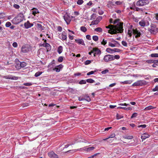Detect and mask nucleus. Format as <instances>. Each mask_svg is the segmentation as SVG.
<instances>
[{
    "label": "nucleus",
    "mask_w": 158,
    "mask_h": 158,
    "mask_svg": "<svg viewBox=\"0 0 158 158\" xmlns=\"http://www.w3.org/2000/svg\"><path fill=\"white\" fill-rule=\"evenodd\" d=\"M119 20V19H116L115 21H114V22H113V19H110V23H113L114 24H115L117 22V21Z\"/></svg>",
    "instance_id": "7c9ffc66"
},
{
    "label": "nucleus",
    "mask_w": 158,
    "mask_h": 158,
    "mask_svg": "<svg viewBox=\"0 0 158 158\" xmlns=\"http://www.w3.org/2000/svg\"><path fill=\"white\" fill-rule=\"evenodd\" d=\"M123 138L127 139H131L133 138L132 136L125 135L123 136Z\"/></svg>",
    "instance_id": "473e14b6"
},
{
    "label": "nucleus",
    "mask_w": 158,
    "mask_h": 158,
    "mask_svg": "<svg viewBox=\"0 0 158 158\" xmlns=\"http://www.w3.org/2000/svg\"><path fill=\"white\" fill-rule=\"evenodd\" d=\"M150 136V135L148 134L147 133H145L142 135L141 138L143 140H145L146 138H149Z\"/></svg>",
    "instance_id": "4468645a"
},
{
    "label": "nucleus",
    "mask_w": 158,
    "mask_h": 158,
    "mask_svg": "<svg viewBox=\"0 0 158 158\" xmlns=\"http://www.w3.org/2000/svg\"><path fill=\"white\" fill-rule=\"evenodd\" d=\"M64 19L67 24H69L71 21V19L70 16L68 14H66L63 16Z\"/></svg>",
    "instance_id": "6e6552de"
},
{
    "label": "nucleus",
    "mask_w": 158,
    "mask_h": 158,
    "mask_svg": "<svg viewBox=\"0 0 158 158\" xmlns=\"http://www.w3.org/2000/svg\"><path fill=\"white\" fill-rule=\"evenodd\" d=\"M122 44L123 46H124L125 47H127V43L125 41H122Z\"/></svg>",
    "instance_id": "37998d69"
},
{
    "label": "nucleus",
    "mask_w": 158,
    "mask_h": 158,
    "mask_svg": "<svg viewBox=\"0 0 158 158\" xmlns=\"http://www.w3.org/2000/svg\"><path fill=\"white\" fill-rule=\"evenodd\" d=\"M32 14L35 16V14H36L38 13H39V10L36 8H33L32 9Z\"/></svg>",
    "instance_id": "a211bd4d"
},
{
    "label": "nucleus",
    "mask_w": 158,
    "mask_h": 158,
    "mask_svg": "<svg viewBox=\"0 0 158 158\" xmlns=\"http://www.w3.org/2000/svg\"><path fill=\"white\" fill-rule=\"evenodd\" d=\"M99 22V20H94L93 21L91 22V23L90 25V26L91 25H96Z\"/></svg>",
    "instance_id": "4be33fe9"
},
{
    "label": "nucleus",
    "mask_w": 158,
    "mask_h": 158,
    "mask_svg": "<svg viewBox=\"0 0 158 158\" xmlns=\"http://www.w3.org/2000/svg\"><path fill=\"white\" fill-rule=\"evenodd\" d=\"M67 38V33L65 31H63L62 33L61 34V38L60 39L62 40H66Z\"/></svg>",
    "instance_id": "f8f14e48"
},
{
    "label": "nucleus",
    "mask_w": 158,
    "mask_h": 158,
    "mask_svg": "<svg viewBox=\"0 0 158 158\" xmlns=\"http://www.w3.org/2000/svg\"><path fill=\"white\" fill-rule=\"evenodd\" d=\"M138 127H142V128H145L146 127V125L145 124L141 125H138Z\"/></svg>",
    "instance_id": "e2e57ef3"
},
{
    "label": "nucleus",
    "mask_w": 158,
    "mask_h": 158,
    "mask_svg": "<svg viewBox=\"0 0 158 158\" xmlns=\"http://www.w3.org/2000/svg\"><path fill=\"white\" fill-rule=\"evenodd\" d=\"M33 23L35 25H36L37 28L38 29H40L41 31H42L44 29V26H42L41 24L36 23V22H34Z\"/></svg>",
    "instance_id": "dca6fc26"
},
{
    "label": "nucleus",
    "mask_w": 158,
    "mask_h": 158,
    "mask_svg": "<svg viewBox=\"0 0 158 158\" xmlns=\"http://www.w3.org/2000/svg\"><path fill=\"white\" fill-rule=\"evenodd\" d=\"M101 53V51L100 50H99L98 48H97V50L95 52V54H99Z\"/></svg>",
    "instance_id": "052dcab7"
},
{
    "label": "nucleus",
    "mask_w": 158,
    "mask_h": 158,
    "mask_svg": "<svg viewBox=\"0 0 158 158\" xmlns=\"http://www.w3.org/2000/svg\"><path fill=\"white\" fill-rule=\"evenodd\" d=\"M132 26L131 25L130 27L128 30L127 35L128 37L130 38L132 36V33L135 35V37L137 38L140 36L141 34L140 32L137 30V29L132 28Z\"/></svg>",
    "instance_id": "f03ea898"
},
{
    "label": "nucleus",
    "mask_w": 158,
    "mask_h": 158,
    "mask_svg": "<svg viewBox=\"0 0 158 158\" xmlns=\"http://www.w3.org/2000/svg\"><path fill=\"white\" fill-rule=\"evenodd\" d=\"M114 44H115V45H116L115 47H119L120 46V45L118 42L116 41H115Z\"/></svg>",
    "instance_id": "603ef678"
},
{
    "label": "nucleus",
    "mask_w": 158,
    "mask_h": 158,
    "mask_svg": "<svg viewBox=\"0 0 158 158\" xmlns=\"http://www.w3.org/2000/svg\"><path fill=\"white\" fill-rule=\"evenodd\" d=\"M144 21V23H145V25L146 26H148L149 25V23L147 19H145L143 20Z\"/></svg>",
    "instance_id": "c85d7f7f"
},
{
    "label": "nucleus",
    "mask_w": 158,
    "mask_h": 158,
    "mask_svg": "<svg viewBox=\"0 0 158 158\" xmlns=\"http://www.w3.org/2000/svg\"><path fill=\"white\" fill-rule=\"evenodd\" d=\"M12 45L14 47L16 48L17 47L18 44L16 42H14L13 43Z\"/></svg>",
    "instance_id": "774afa93"
},
{
    "label": "nucleus",
    "mask_w": 158,
    "mask_h": 158,
    "mask_svg": "<svg viewBox=\"0 0 158 158\" xmlns=\"http://www.w3.org/2000/svg\"><path fill=\"white\" fill-rule=\"evenodd\" d=\"M83 2V0H78L77 1V4L78 5H81L82 4Z\"/></svg>",
    "instance_id": "49530a36"
},
{
    "label": "nucleus",
    "mask_w": 158,
    "mask_h": 158,
    "mask_svg": "<svg viewBox=\"0 0 158 158\" xmlns=\"http://www.w3.org/2000/svg\"><path fill=\"white\" fill-rule=\"evenodd\" d=\"M81 30L84 32H85L87 31V28L84 26H82L80 28Z\"/></svg>",
    "instance_id": "bb28decb"
},
{
    "label": "nucleus",
    "mask_w": 158,
    "mask_h": 158,
    "mask_svg": "<svg viewBox=\"0 0 158 158\" xmlns=\"http://www.w3.org/2000/svg\"><path fill=\"white\" fill-rule=\"evenodd\" d=\"M57 30L58 31L61 32L62 30V28L61 26H58L57 27Z\"/></svg>",
    "instance_id": "13d9d810"
},
{
    "label": "nucleus",
    "mask_w": 158,
    "mask_h": 158,
    "mask_svg": "<svg viewBox=\"0 0 158 158\" xmlns=\"http://www.w3.org/2000/svg\"><path fill=\"white\" fill-rule=\"evenodd\" d=\"M118 108L123 109L126 110H131V107H124L119 106L118 107Z\"/></svg>",
    "instance_id": "b1692460"
},
{
    "label": "nucleus",
    "mask_w": 158,
    "mask_h": 158,
    "mask_svg": "<svg viewBox=\"0 0 158 158\" xmlns=\"http://www.w3.org/2000/svg\"><path fill=\"white\" fill-rule=\"evenodd\" d=\"M94 31L97 32H101L102 31V29L101 27H97L94 29Z\"/></svg>",
    "instance_id": "72a5a7b5"
},
{
    "label": "nucleus",
    "mask_w": 158,
    "mask_h": 158,
    "mask_svg": "<svg viewBox=\"0 0 158 158\" xmlns=\"http://www.w3.org/2000/svg\"><path fill=\"white\" fill-rule=\"evenodd\" d=\"M106 51L110 53H114L113 49H111L109 48H108L106 49Z\"/></svg>",
    "instance_id": "393cba45"
},
{
    "label": "nucleus",
    "mask_w": 158,
    "mask_h": 158,
    "mask_svg": "<svg viewBox=\"0 0 158 158\" xmlns=\"http://www.w3.org/2000/svg\"><path fill=\"white\" fill-rule=\"evenodd\" d=\"M101 43L102 44L105 45L107 43V40L103 39Z\"/></svg>",
    "instance_id": "de8ad7c7"
},
{
    "label": "nucleus",
    "mask_w": 158,
    "mask_h": 158,
    "mask_svg": "<svg viewBox=\"0 0 158 158\" xmlns=\"http://www.w3.org/2000/svg\"><path fill=\"white\" fill-rule=\"evenodd\" d=\"M137 115V113H134L131 117V118L136 117Z\"/></svg>",
    "instance_id": "6e6d98bb"
},
{
    "label": "nucleus",
    "mask_w": 158,
    "mask_h": 158,
    "mask_svg": "<svg viewBox=\"0 0 158 158\" xmlns=\"http://www.w3.org/2000/svg\"><path fill=\"white\" fill-rule=\"evenodd\" d=\"M63 51V47L61 46H60L58 48L57 52L59 54H60Z\"/></svg>",
    "instance_id": "aec40b11"
},
{
    "label": "nucleus",
    "mask_w": 158,
    "mask_h": 158,
    "mask_svg": "<svg viewBox=\"0 0 158 158\" xmlns=\"http://www.w3.org/2000/svg\"><path fill=\"white\" fill-rule=\"evenodd\" d=\"M26 65V64L25 62H23L20 63V66L21 67L24 68Z\"/></svg>",
    "instance_id": "f704fd0d"
},
{
    "label": "nucleus",
    "mask_w": 158,
    "mask_h": 158,
    "mask_svg": "<svg viewBox=\"0 0 158 158\" xmlns=\"http://www.w3.org/2000/svg\"><path fill=\"white\" fill-rule=\"evenodd\" d=\"M11 23L9 22H7L5 24V26L6 27H9L11 25Z\"/></svg>",
    "instance_id": "09e8293b"
},
{
    "label": "nucleus",
    "mask_w": 158,
    "mask_h": 158,
    "mask_svg": "<svg viewBox=\"0 0 158 158\" xmlns=\"http://www.w3.org/2000/svg\"><path fill=\"white\" fill-rule=\"evenodd\" d=\"M75 40L76 42L79 44H81L83 46L85 45L84 41L82 39H76Z\"/></svg>",
    "instance_id": "2eb2a0df"
},
{
    "label": "nucleus",
    "mask_w": 158,
    "mask_h": 158,
    "mask_svg": "<svg viewBox=\"0 0 158 158\" xmlns=\"http://www.w3.org/2000/svg\"><path fill=\"white\" fill-rule=\"evenodd\" d=\"M43 46L44 47H45L47 50H50L51 49V46L48 43H46L45 44H43Z\"/></svg>",
    "instance_id": "6ab92c4d"
},
{
    "label": "nucleus",
    "mask_w": 158,
    "mask_h": 158,
    "mask_svg": "<svg viewBox=\"0 0 158 158\" xmlns=\"http://www.w3.org/2000/svg\"><path fill=\"white\" fill-rule=\"evenodd\" d=\"M23 19L24 16L23 14L20 13L15 18H14L11 21L13 23L17 24L22 21Z\"/></svg>",
    "instance_id": "7ed1b4c3"
},
{
    "label": "nucleus",
    "mask_w": 158,
    "mask_h": 158,
    "mask_svg": "<svg viewBox=\"0 0 158 158\" xmlns=\"http://www.w3.org/2000/svg\"><path fill=\"white\" fill-rule=\"evenodd\" d=\"M107 28H109L108 33L111 34H116L117 33H121L123 31V23H119L115 26L112 25H110L108 26H106Z\"/></svg>",
    "instance_id": "f257e3e1"
},
{
    "label": "nucleus",
    "mask_w": 158,
    "mask_h": 158,
    "mask_svg": "<svg viewBox=\"0 0 158 158\" xmlns=\"http://www.w3.org/2000/svg\"><path fill=\"white\" fill-rule=\"evenodd\" d=\"M108 45L109 46H110L112 47H115L116 45H115L114 44L110 42H109Z\"/></svg>",
    "instance_id": "a18cd8bd"
},
{
    "label": "nucleus",
    "mask_w": 158,
    "mask_h": 158,
    "mask_svg": "<svg viewBox=\"0 0 158 158\" xmlns=\"http://www.w3.org/2000/svg\"><path fill=\"white\" fill-rule=\"evenodd\" d=\"M148 30L151 34H155L158 32V28L155 25L152 24L151 25L150 27L148 28Z\"/></svg>",
    "instance_id": "39448f33"
},
{
    "label": "nucleus",
    "mask_w": 158,
    "mask_h": 158,
    "mask_svg": "<svg viewBox=\"0 0 158 158\" xmlns=\"http://www.w3.org/2000/svg\"><path fill=\"white\" fill-rule=\"evenodd\" d=\"M23 85L25 86H29L32 85L31 83H24Z\"/></svg>",
    "instance_id": "0e129e2a"
},
{
    "label": "nucleus",
    "mask_w": 158,
    "mask_h": 158,
    "mask_svg": "<svg viewBox=\"0 0 158 158\" xmlns=\"http://www.w3.org/2000/svg\"><path fill=\"white\" fill-rule=\"evenodd\" d=\"M93 39L95 41H98V37L97 36L94 35L93 36Z\"/></svg>",
    "instance_id": "58836bf2"
},
{
    "label": "nucleus",
    "mask_w": 158,
    "mask_h": 158,
    "mask_svg": "<svg viewBox=\"0 0 158 158\" xmlns=\"http://www.w3.org/2000/svg\"><path fill=\"white\" fill-rule=\"evenodd\" d=\"M150 56L152 57H158V53H152L150 55Z\"/></svg>",
    "instance_id": "2f4dec72"
},
{
    "label": "nucleus",
    "mask_w": 158,
    "mask_h": 158,
    "mask_svg": "<svg viewBox=\"0 0 158 158\" xmlns=\"http://www.w3.org/2000/svg\"><path fill=\"white\" fill-rule=\"evenodd\" d=\"M48 155L51 158H58V156L53 152L51 151L48 153Z\"/></svg>",
    "instance_id": "1a4fd4ad"
},
{
    "label": "nucleus",
    "mask_w": 158,
    "mask_h": 158,
    "mask_svg": "<svg viewBox=\"0 0 158 158\" xmlns=\"http://www.w3.org/2000/svg\"><path fill=\"white\" fill-rule=\"evenodd\" d=\"M149 3L148 0H139L137 2L136 5L138 6H142L146 5Z\"/></svg>",
    "instance_id": "20e7f679"
},
{
    "label": "nucleus",
    "mask_w": 158,
    "mask_h": 158,
    "mask_svg": "<svg viewBox=\"0 0 158 158\" xmlns=\"http://www.w3.org/2000/svg\"><path fill=\"white\" fill-rule=\"evenodd\" d=\"M29 49L28 48L25 46H23L21 48V51L23 53H26L28 52Z\"/></svg>",
    "instance_id": "9b49d317"
},
{
    "label": "nucleus",
    "mask_w": 158,
    "mask_h": 158,
    "mask_svg": "<svg viewBox=\"0 0 158 158\" xmlns=\"http://www.w3.org/2000/svg\"><path fill=\"white\" fill-rule=\"evenodd\" d=\"M95 147H92L88 148H85L84 149V150L87 152H89L91 151L94 150L95 149Z\"/></svg>",
    "instance_id": "f3484780"
},
{
    "label": "nucleus",
    "mask_w": 158,
    "mask_h": 158,
    "mask_svg": "<svg viewBox=\"0 0 158 158\" xmlns=\"http://www.w3.org/2000/svg\"><path fill=\"white\" fill-rule=\"evenodd\" d=\"M96 17V15L93 13L92 14L91 16V19H95Z\"/></svg>",
    "instance_id": "c03bdc74"
},
{
    "label": "nucleus",
    "mask_w": 158,
    "mask_h": 158,
    "mask_svg": "<svg viewBox=\"0 0 158 158\" xmlns=\"http://www.w3.org/2000/svg\"><path fill=\"white\" fill-rule=\"evenodd\" d=\"M113 55H106L104 56L103 59L105 62H107L113 60Z\"/></svg>",
    "instance_id": "423d86ee"
},
{
    "label": "nucleus",
    "mask_w": 158,
    "mask_h": 158,
    "mask_svg": "<svg viewBox=\"0 0 158 158\" xmlns=\"http://www.w3.org/2000/svg\"><path fill=\"white\" fill-rule=\"evenodd\" d=\"M63 67V66L62 64H60L54 68L53 70L54 71H56L57 72H59L60 71V69L62 68Z\"/></svg>",
    "instance_id": "ddd939ff"
},
{
    "label": "nucleus",
    "mask_w": 158,
    "mask_h": 158,
    "mask_svg": "<svg viewBox=\"0 0 158 158\" xmlns=\"http://www.w3.org/2000/svg\"><path fill=\"white\" fill-rule=\"evenodd\" d=\"M123 116L122 115L119 114H117L116 115V118L117 119H119L121 118H123Z\"/></svg>",
    "instance_id": "e433bc0d"
},
{
    "label": "nucleus",
    "mask_w": 158,
    "mask_h": 158,
    "mask_svg": "<svg viewBox=\"0 0 158 158\" xmlns=\"http://www.w3.org/2000/svg\"><path fill=\"white\" fill-rule=\"evenodd\" d=\"M146 62L148 63H154V60H147Z\"/></svg>",
    "instance_id": "3c124183"
},
{
    "label": "nucleus",
    "mask_w": 158,
    "mask_h": 158,
    "mask_svg": "<svg viewBox=\"0 0 158 158\" xmlns=\"http://www.w3.org/2000/svg\"><path fill=\"white\" fill-rule=\"evenodd\" d=\"M55 64V61L54 60H53L52 62L49 64L48 65L49 67H51V65H52L53 64Z\"/></svg>",
    "instance_id": "680f3d73"
},
{
    "label": "nucleus",
    "mask_w": 158,
    "mask_h": 158,
    "mask_svg": "<svg viewBox=\"0 0 158 158\" xmlns=\"http://www.w3.org/2000/svg\"><path fill=\"white\" fill-rule=\"evenodd\" d=\"M33 26V24L31 23L29 21H27L24 23L25 28L26 29H28Z\"/></svg>",
    "instance_id": "9d476101"
},
{
    "label": "nucleus",
    "mask_w": 158,
    "mask_h": 158,
    "mask_svg": "<svg viewBox=\"0 0 158 158\" xmlns=\"http://www.w3.org/2000/svg\"><path fill=\"white\" fill-rule=\"evenodd\" d=\"M113 50H114V52H119L120 51V49H118V48H116L113 49Z\"/></svg>",
    "instance_id": "338daca9"
},
{
    "label": "nucleus",
    "mask_w": 158,
    "mask_h": 158,
    "mask_svg": "<svg viewBox=\"0 0 158 158\" xmlns=\"http://www.w3.org/2000/svg\"><path fill=\"white\" fill-rule=\"evenodd\" d=\"M13 7L16 9H18L20 8V6L18 4H15L13 5Z\"/></svg>",
    "instance_id": "4d7b16f0"
},
{
    "label": "nucleus",
    "mask_w": 158,
    "mask_h": 158,
    "mask_svg": "<svg viewBox=\"0 0 158 158\" xmlns=\"http://www.w3.org/2000/svg\"><path fill=\"white\" fill-rule=\"evenodd\" d=\"M64 57L62 56H60L58 59V61L59 62H61L63 61Z\"/></svg>",
    "instance_id": "4c0bfd02"
},
{
    "label": "nucleus",
    "mask_w": 158,
    "mask_h": 158,
    "mask_svg": "<svg viewBox=\"0 0 158 158\" xmlns=\"http://www.w3.org/2000/svg\"><path fill=\"white\" fill-rule=\"evenodd\" d=\"M86 81L88 83H93L94 82V81L92 79H89L86 80Z\"/></svg>",
    "instance_id": "c9c22d12"
},
{
    "label": "nucleus",
    "mask_w": 158,
    "mask_h": 158,
    "mask_svg": "<svg viewBox=\"0 0 158 158\" xmlns=\"http://www.w3.org/2000/svg\"><path fill=\"white\" fill-rule=\"evenodd\" d=\"M96 72V70H94V71H91L88 73L87 74V75L88 76L89 75H90L93 74H94V73Z\"/></svg>",
    "instance_id": "a19ab883"
},
{
    "label": "nucleus",
    "mask_w": 158,
    "mask_h": 158,
    "mask_svg": "<svg viewBox=\"0 0 158 158\" xmlns=\"http://www.w3.org/2000/svg\"><path fill=\"white\" fill-rule=\"evenodd\" d=\"M109 72V71L108 69H106L102 71L101 72V73L103 74H106V73H108Z\"/></svg>",
    "instance_id": "79ce46f5"
},
{
    "label": "nucleus",
    "mask_w": 158,
    "mask_h": 158,
    "mask_svg": "<svg viewBox=\"0 0 158 158\" xmlns=\"http://www.w3.org/2000/svg\"><path fill=\"white\" fill-rule=\"evenodd\" d=\"M155 107H154L151 106H149L148 107H146L145 108V110H150L151 109H153L155 108Z\"/></svg>",
    "instance_id": "a878e982"
},
{
    "label": "nucleus",
    "mask_w": 158,
    "mask_h": 158,
    "mask_svg": "<svg viewBox=\"0 0 158 158\" xmlns=\"http://www.w3.org/2000/svg\"><path fill=\"white\" fill-rule=\"evenodd\" d=\"M86 81L82 80L79 82V84H85L86 83Z\"/></svg>",
    "instance_id": "864d4df0"
},
{
    "label": "nucleus",
    "mask_w": 158,
    "mask_h": 158,
    "mask_svg": "<svg viewBox=\"0 0 158 158\" xmlns=\"http://www.w3.org/2000/svg\"><path fill=\"white\" fill-rule=\"evenodd\" d=\"M113 57H114L113 60L114 59H118L120 58V56L118 55H115L114 56H113Z\"/></svg>",
    "instance_id": "bf43d9fd"
},
{
    "label": "nucleus",
    "mask_w": 158,
    "mask_h": 158,
    "mask_svg": "<svg viewBox=\"0 0 158 158\" xmlns=\"http://www.w3.org/2000/svg\"><path fill=\"white\" fill-rule=\"evenodd\" d=\"M115 136V134L114 133H111V134L110 135V136L108 138H106L105 139H104V140H105L109 138H113Z\"/></svg>",
    "instance_id": "5701e85b"
},
{
    "label": "nucleus",
    "mask_w": 158,
    "mask_h": 158,
    "mask_svg": "<svg viewBox=\"0 0 158 158\" xmlns=\"http://www.w3.org/2000/svg\"><path fill=\"white\" fill-rule=\"evenodd\" d=\"M84 100H85L89 102L91 101V99L89 97V96H88L87 95H85L84 96Z\"/></svg>",
    "instance_id": "412c9836"
},
{
    "label": "nucleus",
    "mask_w": 158,
    "mask_h": 158,
    "mask_svg": "<svg viewBox=\"0 0 158 158\" xmlns=\"http://www.w3.org/2000/svg\"><path fill=\"white\" fill-rule=\"evenodd\" d=\"M42 72H38L35 73V77H38L40 76L42 74Z\"/></svg>",
    "instance_id": "ea45409f"
},
{
    "label": "nucleus",
    "mask_w": 158,
    "mask_h": 158,
    "mask_svg": "<svg viewBox=\"0 0 158 158\" xmlns=\"http://www.w3.org/2000/svg\"><path fill=\"white\" fill-rule=\"evenodd\" d=\"M145 82L143 80H139L134 83L132 85V86H142L145 85Z\"/></svg>",
    "instance_id": "0eeeda50"
},
{
    "label": "nucleus",
    "mask_w": 158,
    "mask_h": 158,
    "mask_svg": "<svg viewBox=\"0 0 158 158\" xmlns=\"http://www.w3.org/2000/svg\"><path fill=\"white\" fill-rule=\"evenodd\" d=\"M91 62V61L90 60H87L85 62V65H87L90 64Z\"/></svg>",
    "instance_id": "8fccbe9b"
},
{
    "label": "nucleus",
    "mask_w": 158,
    "mask_h": 158,
    "mask_svg": "<svg viewBox=\"0 0 158 158\" xmlns=\"http://www.w3.org/2000/svg\"><path fill=\"white\" fill-rule=\"evenodd\" d=\"M152 91H158V86L156 85L154 88H153L152 89Z\"/></svg>",
    "instance_id": "69168bd1"
},
{
    "label": "nucleus",
    "mask_w": 158,
    "mask_h": 158,
    "mask_svg": "<svg viewBox=\"0 0 158 158\" xmlns=\"http://www.w3.org/2000/svg\"><path fill=\"white\" fill-rule=\"evenodd\" d=\"M139 25L141 27H144L145 26V23H144V21L143 20H142L141 21L139 22Z\"/></svg>",
    "instance_id": "cd10ccee"
},
{
    "label": "nucleus",
    "mask_w": 158,
    "mask_h": 158,
    "mask_svg": "<svg viewBox=\"0 0 158 158\" xmlns=\"http://www.w3.org/2000/svg\"><path fill=\"white\" fill-rule=\"evenodd\" d=\"M4 77L7 79H14V77L11 76H4Z\"/></svg>",
    "instance_id": "c756f323"
},
{
    "label": "nucleus",
    "mask_w": 158,
    "mask_h": 158,
    "mask_svg": "<svg viewBox=\"0 0 158 158\" xmlns=\"http://www.w3.org/2000/svg\"><path fill=\"white\" fill-rule=\"evenodd\" d=\"M132 81H125L124 82H123L122 83L123 84H131Z\"/></svg>",
    "instance_id": "5fc2aeb1"
}]
</instances>
